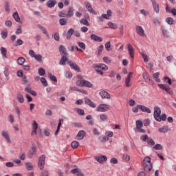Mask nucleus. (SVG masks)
Listing matches in <instances>:
<instances>
[{
	"label": "nucleus",
	"mask_w": 176,
	"mask_h": 176,
	"mask_svg": "<svg viewBox=\"0 0 176 176\" xmlns=\"http://www.w3.org/2000/svg\"><path fill=\"white\" fill-rule=\"evenodd\" d=\"M161 115V116H160ZM154 119L157 122H164L167 119V116L166 114L162 115V110L160 109V107L155 106L154 107V113H153Z\"/></svg>",
	"instance_id": "nucleus-1"
},
{
	"label": "nucleus",
	"mask_w": 176,
	"mask_h": 176,
	"mask_svg": "<svg viewBox=\"0 0 176 176\" xmlns=\"http://www.w3.org/2000/svg\"><path fill=\"white\" fill-rule=\"evenodd\" d=\"M78 80L76 81V85L79 86V87H88L89 89H91L93 87V84L89 81L86 80H83V77L80 75L77 76Z\"/></svg>",
	"instance_id": "nucleus-2"
},
{
	"label": "nucleus",
	"mask_w": 176,
	"mask_h": 176,
	"mask_svg": "<svg viewBox=\"0 0 176 176\" xmlns=\"http://www.w3.org/2000/svg\"><path fill=\"white\" fill-rule=\"evenodd\" d=\"M142 166L145 173H151V171H152V162H151V157H145L142 163Z\"/></svg>",
	"instance_id": "nucleus-3"
},
{
	"label": "nucleus",
	"mask_w": 176,
	"mask_h": 176,
	"mask_svg": "<svg viewBox=\"0 0 176 176\" xmlns=\"http://www.w3.org/2000/svg\"><path fill=\"white\" fill-rule=\"evenodd\" d=\"M92 68L95 69L99 75H104V72L102 71H108V67L107 65L103 63H94L92 65Z\"/></svg>",
	"instance_id": "nucleus-4"
},
{
	"label": "nucleus",
	"mask_w": 176,
	"mask_h": 176,
	"mask_svg": "<svg viewBox=\"0 0 176 176\" xmlns=\"http://www.w3.org/2000/svg\"><path fill=\"white\" fill-rule=\"evenodd\" d=\"M109 109H111V106L107 104H100L96 108L97 112H107Z\"/></svg>",
	"instance_id": "nucleus-5"
},
{
	"label": "nucleus",
	"mask_w": 176,
	"mask_h": 176,
	"mask_svg": "<svg viewBox=\"0 0 176 176\" xmlns=\"http://www.w3.org/2000/svg\"><path fill=\"white\" fill-rule=\"evenodd\" d=\"M157 86L162 90H164V91L168 93V94H169L170 96H173L174 94V91H173V90L171 89V88H170V87H168V85L164 84H158Z\"/></svg>",
	"instance_id": "nucleus-6"
},
{
	"label": "nucleus",
	"mask_w": 176,
	"mask_h": 176,
	"mask_svg": "<svg viewBox=\"0 0 176 176\" xmlns=\"http://www.w3.org/2000/svg\"><path fill=\"white\" fill-rule=\"evenodd\" d=\"M28 156L30 159L35 156H38V151L36 150V146H32L28 152Z\"/></svg>",
	"instance_id": "nucleus-7"
},
{
	"label": "nucleus",
	"mask_w": 176,
	"mask_h": 176,
	"mask_svg": "<svg viewBox=\"0 0 176 176\" xmlns=\"http://www.w3.org/2000/svg\"><path fill=\"white\" fill-rule=\"evenodd\" d=\"M45 160H46V156L45 155H42L38 157V167L40 170L45 168Z\"/></svg>",
	"instance_id": "nucleus-8"
},
{
	"label": "nucleus",
	"mask_w": 176,
	"mask_h": 176,
	"mask_svg": "<svg viewBox=\"0 0 176 176\" xmlns=\"http://www.w3.org/2000/svg\"><path fill=\"white\" fill-rule=\"evenodd\" d=\"M67 64L69 65L70 68L72 69H74V71H76V72H80V68L78 65L71 60L67 61Z\"/></svg>",
	"instance_id": "nucleus-9"
},
{
	"label": "nucleus",
	"mask_w": 176,
	"mask_h": 176,
	"mask_svg": "<svg viewBox=\"0 0 176 176\" xmlns=\"http://www.w3.org/2000/svg\"><path fill=\"white\" fill-rule=\"evenodd\" d=\"M135 31H136V34H138L139 36H146V35L145 34V31L144 30V28H142L141 26L136 25Z\"/></svg>",
	"instance_id": "nucleus-10"
},
{
	"label": "nucleus",
	"mask_w": 176,
	"mask_h": 176,
	"mask_svg": "<svg viewBox=\"0 0 176 176\" xmlns=\"http://www.w3.org/2000/svg\"><path fill=\"white\" fill-rule=\"evenodd\" d=\"M99 95L102 97V100H111V94L104 90L99 92Z\"/></svg>",
	"instance_id": "nucleus-11"
},
{
	"label": "nucleus",
	"mask_w": 176,
	"mask_h": 176,
	"mask_svg": "<svg viewBox=\"0 0 176 176\" xmlns=\"http://www.w3.org/2000/svg\"><path fill=\"white\" fill-rule=\"evenodd\" d=\"M85 5L89 13H91L92 14H97V12H96V10H94V9H93V7H91V4H90L89 2L85 1Z\"/></svg>",
	"instance_id": "nucleus-12"
},
{
	"label": "nucleus",
	"mask_w": 176,
	"mask_h": 176,
	"mask_svg": "<svg viewBox=\"0 0 176 176\" xmlns=\"http://www.w3.org/2000/svg\"><path fill=\"white\" fill-rule=\"evenodd\" d=\"M85 102L86 105H89L91 108H96L97 107V104L88 98H85Z\"/></svg>",
	"instance_id": "nucleus-13"
},
{
	"label": "nucleus",
	"mask_w": 176,
	"mask_h": 176,
	"mask_svg": "<svg viewBox=\"0 0 176 176\" xmlns=\"http://www.w3.org/2000/svg\"><path fill=\"white\" fill-rule=\"evenodd\" d=\"M85 136H86V131L81 130L76 135V140H78V141H80L83 140V138H85Z\"/></svg>",
	"instance_id": "nucleus-14"
},
{
	"label": "nucleus",
	"mask_w": 176,
	"mask_h": 176,
	"mask_svg": "<svg viewBox=\"0 0 176 176\" xmlns=\"http://www.w3.org/2000/svg\"><path fill=\"white\" fill-rule=\"evenodd\" d=\"M37 28H38V30H41V31L43 34H44V35H46L47 39H50V36H49V33L47 32V30H46V28H45L43 26L39 24L37 25Z\"/></svg>",
	"instance_id": "nucleus-15"
},
{
	"label": "nucleus",
	"mask_w": 176,
	"mask_h": 176,
	"mask_svg": "<svg viewBox=\"0 0 176 176\" xmlns=\"http://www.w3.org/2000/svg\"><path fill=\"white\" fill-rule=\"evenodd\" d=\"M59 53L60 56H68V53L67 52V48L63 45L59 46Z\"/></svg>",
	"instance_id": "nucleus-16"
},
{
	"label": "nucleus",
	"mask_w": 176,
	"mask_h": 176,
	"mask_svg": "<svg viewBox=\"0 0 176 176\" xmlns=\"http://www.w3.org/2000/svg\"><path fill=\"white\" fill-rule=\"evenodd\" d=\"M56 5H57L56 0H48L46 3V6L50 8H54Z\"/></svg>",
	"instance_id": "nucleus-17"
},
{
	"label": "nucleus",
	"mask_w": 176,
	"mask_h": 176,
	"mask_svg": "<svg viewBox=\"0 0 176 176\" xmlns=\"http://www.w3.org/2000/svg\"><path fill=\"white\" fill-rule=\"evenodd\" d=\"M25 91L28 93V94H31L34 97H36V91L32 90L30 86H28L25 88Z\"/></svg>",
	"instance_id": "nucleus-18"
},
{
	"label": "nucleus",
	"mask_w": 176,
	"mask_h": 176,
	"mask_svg": "<svg viewBox=\"0 0 176 176\" xmlns=\"http://www.w3.org/2000/svg\"><path fill=\"white\" fill-rule=\"evenodd\" d=\"M95 160L98 163H104V162H107L108 160V158L105 155H101L100 157H96Z\"/></svg>",
	"instance_id": "nucleus-19"
},
{
	"label": "nucleus",
	"mask_w": 176,
	"mask_h": 176,
	"mask_svg": "<svg viewBox=\"0 0 176 176\" xmlns=\"http://www.w3.org/2000/svg\"><path fill=\"white\" fill-rule=\"evenodd\" d=\"M127 47L131 58H134V48L133 47V45H131V44H128Z\"/></svg>",
	"instance_id": "nucleus-20"
},
{
	"label": "nucleus",
	"mask_w": 176,
	"mask_h": 176,
	"mask_svg": "<svg viewBox=\"0 0 176 176\" xmlns=\"http://www.w3.org/2000/svg\"><path fill=\"white\" fill-rule=\"evenodd\" d=\"M143 79H144L145 82L147 83H152V79H151V76L146 72H144L142 74Z\"/></svg>",
	"instance_id": "nucleus-21"
},
{
	"label": "nucleus",
	"mask_w": 176,
	"mask_h": 176,
	"mask_svg": "<svg viewBox=\"0 0 176 176\" xmlns=\"http://www.w3.org/2000/svg\"><path fill=\"white\" fill-rule=\"evenodd\" d=\"M90 38L92 41H94L95 42H102V37H100L97 36V34H92L90 36Z\"/></svg>",
	"instance_id": "nucleus-22"
},
{
	"label": "nucleus",
	"mask_w": 176,
	"mask_h": 176,
	"mask_svg": "<svg viewBox=\"0 0 176 176\" xmlns=\"http://www.w3.org/2000/svg\"><path fill=\"white\" fill-rule=\"evenodd\" d=\"M131 75H133V73L130 72L127 77L125 79V86L126 87H130V86H131V84H130V80H131Z\"/></svg>",
	"instance_id": "nucleus-23"
},
{
	"label": "nucleus",
	"mask_w": 176,
	"mask_h": 176,
	"mask_svg": "<svg viewBox=\"0 0 176 176\" xmlns=\"http://www.w3.org/2000/svg\"><path fill=\"white\" fill-rule=\"evenodd\" d=\"M67 61H68V55H62L59 64L60 65H65Z\"/></svg>",
	"instance_id": "nucleus-24"
},
{
	"label": "nucleus",
	"mask_w": 176,
	"mask_h": 176,
	"mask_svg": "<svg viewBox=\"0 0 176 176\" xmlns=\"http://www.w3.org/2000/svg\"><path fill=\"white\" fill-rule=\"evenodd\" d=\"M102 16L103 19H105L106 20H109V19L112 17V10H107V14H102Z\"/></svg>",
	"instance_id": "nucleus-25"
},
{
	"label": "nucleus",
	"mask_w": 176,
	"mask_h": 176,
	"mask_svg": "<svg viewBox=\"0 0 176 176\" xmlns=\"http://www.w3.org/2000/svg\"><path fill=\"white\" fill-rule=\"evenodd\" d=\"M1 135L3 137V138H6L7 142L10 143V136H9V133L6 131H3L1 132Z\"/></svg>",
	"instance_id": "nucleus-26"
},
{
	"label": "nucleus",
	"mask_w": 176,
	"mask_h": 176,
	"mask_svg": "<svg viewBox=\"0 0 176 176\" xmlns=\"http://www.w3.org/2000/svg\"><path fill=\"white\" fill-rule=\"evenodd\" d=\"M151 2H152L153 8L155 13H159V12H160L159 4H157V3H156V1H155V0H151Z\"/></svg>",
	"instance_id": "nucleus-27"
},
{
	"label": "nucleus",
	"mask_w": 176,
	"mask_h": 176,
	"mask_svg": "<svg viewBox=\"0 0 176 176\" xmlns=\"http://www.w3.org/2000/svg\"><path fill=\"white\" fill-rule=\"evenodd\" d=\"M32 135H34V134H36V131L38 130V123H36V121H33L32 124Z\"/></svg>",
	"instance_id": "nucleus-28"
},
{
	"label": "nucleus",
	"mask_w": 176,
	"mask_h": 176,
	"mask_svg": "<svg viewBox=\"0 0 176 176\" xmlns=\"http://www.w3.org/2000/svg\"><path fill=\"white\" fill-rule=\"evenodd\" d=\"M12 16L16 23H21V19H20V16L19 15V12H17V11L13 13Z\"/></svg>",
	"instance_id": "nucleus-29"
},
{
	"label": "nucleus",
	"mask_w": 176,
	"mask_h": 176,
	"mask_svg": "<svg viewBox=\"0 0 176 176\" xmlns=\"http://www.w3.org/2000/svg\"><path fill=\"white\" fill-rule=\"evenodd\" d=\"M74 32H75V30H74V28H70L67 31V33L66 34L67 39H71V36L74 35Z\"/></svg>",
	"instance_id": "nucleus-30"
},
{
	"label": "nucleus",
	"mask_w": 176,
	"mask_h": 176,
	"mask_svg": "<svg viewBox=\"0 0 176 176\" xmlns=\"http://www.w3.org/2000/svg\"><path fill=\"white\" fill-rule=\"evenodd\" d=\"M16 99L18 100L19 102H20V104L24 103V96H23V94L18 93L16 94Z\"/></svg>",
	"instance_id": "nucleus-31"
},
{
	"label": "nucleus",
	"mask_w": 176,
	"mask_h": 176,
	"mask_svg": "<svg viewBox=\"0 0 176 176\" xmlns=\"http://www.w3.org/2000/svg\"><path fill=\"white\" fill-rule=\"evenodd\" d=\"M160 75V72H156L153 74V79H155V82H157V83H160V78H159Z\"/></svg>",
	"instance_id": "nucleus-32"
},
{
	"label": "nucleus",
	"mask_w": 176,
	"mask_h": 176,
	"mask_svg": "<svg viewBox=\"0 0 176 176\" xmlns=\"http://www.w3.org/2000/svg\"><path fill=\"white\" fill-rule=\"evenodd\" d=\"M67 17H72L74 16V8L70 7L66 14Z\"/></svg>",
	"instance_id": "nucleus-33"
},
{
	"label": "nucleus",
	"mask_w": 176,
	"mask_h": 176,
	"mask_svg": "<svg viewBox=\"0 0 176 176\" xmlns=\"http://www.w3.org/2000/svg\"><path fill=\"white\" fill-rule=\"evenodd\" d=\"M4 9L5 11L7 12L8 13L10 12V4L9 3V1H5Z\"/></svg>",
	"instance_id": "nucleus-34"
},
{
	"label": "nucleus",
	"mask_w": 176,
	"mask_h": 176,
	"mask_svg": "<svg viewBox=\"0 0 176 176\" xmlns=\"http://www.w3.org/2000/svg\"><path fill=\"white\" fill-rule=\"evenodd\" d=\"M48 78L50 79V80H52V82H55V83H57V77L52 74V73H48Z\"/></svg>",
	"instance_id": "nucleus-35"
},
{
	"label": "nucleus",
	"mask_w": 176,
	"mask_h": 176,
	"mask_svg": "<svg viewBox=\"0 0 176 176\" xmlns=\"http://www.w3.org/2000/svg\"><path fill=\"white\" fill-rule=\"evenodd\" d=\"M166 21L168 24H169V25H173V24L175 23V21L174 20V19L171 17L166 18Z\"/></svg>",
	"instance_id": "nucleus-36"
},
{
	"label": "nucleus",
	"mask_w": 176,
	"mask_h": 176,
	"mask_svg": "<svg viewBox=\"0 0 176 176\" xmlns=\"http://www.w3.org/2000/svg\"><path fill=\"white\" fill-rule=\"evenodd\" d=\"M160 133H167L168 131V126H164L158 129Z\"/></svg>",
	"instance_id": "nucleus-37"
},
{
	"label": "nucleus",
	"mask_w": 176,
	"mask_h": 176,
	"mask_svg": "<svg viewBox=\"0 0 176 176\" xmlns=\"http://www.w3.org/2000/svg\"><path fill=\"white\" fill-rule=\"evenodd\" d=\"M0 52L2 54V56L3 57V58H6V53H7V50L6 48L1 47L0 48Z\"/></svg>",
	"instance_id": "nucleus-38"
},
{
	"label": "nucleus",
	"mask_w": 176,
	"mask_h": 176,
	"mask_svg": "<svg viewBox=\"0 0 176 176\" xmlns=\"http://www.w3.org/2000/svg\"><path fill=\"white\" fill-rule=\"evenodd\" d=\"M67 23H68V20H67L65 18H61L59 20V24L60 25H67Z\"/></svg>",
	"instance_id": "nucleus-39"
},
{
	"label": "nucleus",
	"mask_w": 176,
	"mask_h": 176,
	"mask_svg": "<svg viewBox=\"0 0 176 176\" xmlns=\"http://www.w3.org/2000/svg\"><path fill=\"white\" fill-rule=\"evenodd\" d=\"M71 146L73 149H76L79 147V142L77 141H73L71 144Z\"/></svg>",
	"instance_id": "nucleus-40"
},
{
	"label": "nucleus",
	"mask_w": 176,
	"mask_h": 176,
	"mask_svg": "<svg viewBox=\"0 0 176 176\" xmlns=\"http://www.w3.org/2000/svg\"><path fill=\"white\" fill-rule=\"evenodd\" d=\"M144 126V124H142V122L140 120H138L136 121V129H142Z\"/></svg>",
	"instance_id": "nucleus-41"
},
{
	"label": "nucleus",
	"mask_w": 176,
	"mask_h": 176,
	"mask_svg": "<svg viewBox=\"0 0 176 176\" xmlns=\"http://www.w3.org/2000/svg\"><path fill=\"white\" fill-rule=\"evenodd\" d=\"M17 63L18 64H19V65H23V64L25 63V58L24 57H19L17 59Z\"/></svg>",
	"instance_id": "nucleus-42"
},
{
	"label": "nucleus",
	"mask_w": 176,
	"mask_h": 176,
	"mask_svg": "<svg viewBox=\"0 0 176 176\" xmlns=\"http://www.w3.org/2000/svg\"><path fill=\"white\" fill-rule=\"evenodd\" d=\"M164 81L166 82V83H168V85H173V82H171V78H169L168 76H164Z\"/></svg>",
	"instance_id": "nucleus-43"
},
{
	"label": "nucleus",
	"mask_w": 176,
	"mask_h": 176,
	"mask_svg": "<svg viewBox=\"0 0 176 176\" xmlns=\"http://www.w3.org/2000/svg\"><path fill=\"white\" fill-rule=\"evenodd\" d=\"M153 149H155V151H162V149H163V146H162V144H157L154 145Z\"/></svg>",
	"instance_id": "nucleus-44"
},
{
	"label": "nucleus",
	"mask_w": 176,
	"mask_h": 176,
	"mask_svg": "<svg viewBox=\"0 0 176 176\" xmlns=\"http://www.w3.org/2000/svg\"><path fill=\"white\" fill-rule=\"evenodd\" d=\"M108 25L112 30H116V28H118V25H116V23H113L112 22H109Z\"/></svg>",
	"instance_id": "nucleus-45"
},
{
	"label": "nucleus",
	"mask_w": 176,
	"mask_h": 176,
	"mask_svg": "<svg viewBox=\"0 0 176 176\" xmlns=\"http://www.w3.org/2000/svg\"><path fill=\"white\" fill-rule=\"evenodd\" d=\"M100 118L102 122H107L108 120V116H107L106 114H101L100 116Z\"/></svg>",
	"instance_id": "nucleus-46"
},
{
	"label": "nucleus",
	"mask_w": 176,
	"mask_h": 176,
	"mask_svg": "<svg viewBox=\"0 0 176 176\" xmlns=\"http://www.w3.org/2000/svg\"><path fill=\"white\" fill-rule=\"evenodd\" d=\"M147 144L148 145H149L150 146H155V140H153L152 138H149L147 140Z\"/></svg>",
	"instance_id": "nucleus-47"
},
{
	"label": "nucleus",
	"mask_w": 176,
	"mask_h": 176,
	"mask_svg": "<svg viewBox=\"0 0 176 176\" xmlns=\"http://www.w3.org/2000/svg\"><path fill=\"white\" fill-rule=\"evenodd\" d=\"M78 45L79 46V47H80L81 50H85L86 49V44H85V43L83 42H78Z\"/></svg>",
	"instance_id": "nucleus-48"
},
{
	"label": "nucleus",
	"mask_w": 176,
	"mask_h": 176,
	"mask_svg": "<svg viewBox=\"0 0 176 176\" xmlns=\"http://www.w3.org/2000/svg\"><path fill=\"white\" fill-rule=\"evenodd\" d=\"M104 47L107 52H109L111 50V41H107L104 44Z\"/></svg>",
	"instance_id": "nucleus-49"
},
{
	"label": "nucleus",
	"mask_w": 176,
	"mask_h": 176,
	"mask_svg": "<svg viewBox=\"0 0 176 176\" xmlns=\"http://www.w3.org/2000/svg\"><path fill=\"white\" fill-rule=\"evenodd\" d=\"M34 58H35V60H37L38 63L42 62V55L41 54L34 55Z\"/></svg>",
	"instance_id": "nucleus-50"
},
{
	"label": "nucleus",
	"mask_w": 176,
	"mask_h": 176,
	"mask_svg": "<svg viewBox=\"0 0 176 176\" xmlns=\"http://www.w3.org/2000/svg\"><path fill=\"white\" fill-rule=\"evenodd\" d=\"M43 86H44L45 87H47V81L46 80V78H45L44 77H42L40 79Z\"/></svg>",
	"instance_id": "nucleus-51"
},
{
	"label": "nucleus",
	"mask_w": 176,
	"mask_h": 176,
	"mask_svg": "<svg viewBox=\"0 0 176 176\" xmlns=\"http://www.w3.org/2000/svg\"><path fill=\"white\" fill-rule=\"evenodd\" d=\"M27 170H29V171H31L32 168H34V166L31 162L26 163L25 164Z\"/></svg>",
	"instance_id": "nucleus-52"
},
{
	"label": "nucleus",
	"mask_w": 176,
	"mask_h": 176,
	"mask_svg": "<svg viewBox=\"0 0 176 176\" xmlns=\"http://www.w3.org/2000/svg\"><path fill=\"white\" fill-rule=\"evenodd\" d=\"M46 74V71L45 70V69L42 68V67H40L38 69V74L41 76H43V75H45Z\"/></svg>",
	"instance_id": "nucleus-53"
},
{
	"label": "nucleus",
	"mask_w": 176,
	"mask_h": 176,
	"mask_svg": "<svg viewBox=\"0 0 176 176\" xmlns=\"http://www.w3.org/2000/svg\"><path fill=\"white\" fill-rule=\"evenodd\" d=\"M40 176H49V170L44 169L41 171Z\"/></svg>",
	"instance_id": "nucleus-54"
},
{
	"label": "nucleus",
	"mask_w": 176,
	"mask_h": 176,
	"mask_svg": "<svg viewBox=\"0 0 176 176\" xmlns=\"http://www.w3.org/2000/svg\"><path fill=\"white\" fill-rule=\"evenodd\" d=\"M1 35L2 39H6L8 38V30L2 31Z\"/></svg>",
	"instance_id": "nucleus-55"
},
{
	"label": "nucleus",
	"mask_w": 176,
	"mask_h": 176,
	"mask_svg": "<svg viewBox=\"0 0 176 176\" xmlns=\"http://www.w3.org/2000/svg\"><path fill=\"white\" fill-rule=\"evenodd\" d=\"M140 54L142 58L144 59V63H148V61H149V59L148 58V56L145 55L144 52H142Z\"/></svg>",
	"instance_id": "nucleus-56"
},
{
	"label": "nucleus",
	"mask_w": 176,
	"mask_h": 176,
	"mask_svg": "<svg viewBox=\"0 0 176 176\" xmlns=\"http://www.w3.org/2000/svg\"><path fill=\"white\" fill-rule=\"evenodd\" d=\"M122 159L124 162H130V157L127 154H123Z\"/></svg>",
	"instance_id": "nucleus-57"
},
{
	"label": "nucleus",
	"mask_w": 176,
	"mask_h": 176,
	"mask_svg": "<svg viewBox=\"0 0 176 176\" xmlns=\"http://www.w3.org/2000/svg\"><path fill=\"white\" fill-rule=\"evenodd\" d=\"M77 113L80 115V116H83L85 115V110L82 109H77Z\"/></svg>",
	"instance_id": "nucleus-58"
},
{
	"label": "nucleus",
	"mask_w": 176,
	"mask_h": 176,
	"mask_svg": "<svg viewBox=\"0 0 176 176\" xmlns=\"http://www.w3.org/2000/svg\"><path fill=\"white\" fill-rule=\"evenodd\" d=\"M102 50H104V45H100L98 47V56H100V54H101V53L102 52Z\"/></svg>",
	"instance_id": "nucleus-59"
},
{
	"label": "nucleus",
	"mask_w": 176,
	"mask_h": 176,
	"mask_svg": "<svg viewBox=\"0 0 176 176\" xmlns=\"http://www.w3.org/2000/svg\"><path fill=\"white\" fill-rule=\"evenodd\" d=\"M80 23L81 24H84V25H89V21H87V19H81Z\"/></svg>",
	"instance_id": "nucleus-60"
},
{
	"label": "nucleus",
	"mask_w": 176,
	"mask_h": 176,
	"mask_svg": "<svg viewBox=\"0 0 176 176\" xmlns=\"http://www.w3.org/2000/svg\"><path fill=\"white\" fill-rule=\"evenodd\" d=\"M140 140L141 141H143V142H146V141L147 140L148 141V135H142L141 137H140Z\"/></svg>",
	"instance_id": "nucleus-61"
},
{
	"label": "nucleus",
	"mask_w": 176,
	"mask_h": 176,
	"mask_svg": "<svg viewBox=\"0 0 176 176\" xmlns=\"http://www.w3.org/2000/svg\"><path fill=\"white\" fill-rule=\"evenodd\" d=\"M23 43H24V42L23 41V40L21 39H17L15 46H21V45H23Z\"/></svg>",
	"instance_id": "nucleus-62"
},
{
	"label": "nucleus",
	"mask_w": 176,
	"mask_h": 176,
	"mask_svg": "<svg viewBox=\"0 0 176 176\" xmlns=\"http://www.w3.org/2000/svg\"><path fill=\"white\" fill-rule=\"evenodd\" d=\"M110 163L111 164H118V159H116V157H112L110 160Z\"/></svg>",
	"instance_id": "nucleus-63"
},
{
	"label": "nucleus",
	"mask_w": 176,
	"mask_h": 176,
	"mask_svg": "<svg viewBox=\"0 0 176 176\" xmlns=\"http://www.w3.org/2000/svg\"><path fill=\"white\" fill-rule=\"evenodd\" d=\"M65 76V78H67L68 79H71V78H72V73H71V72H66Z\"/></svg>",
	"instance_id": "nucleus-64"
}]
</instances>
